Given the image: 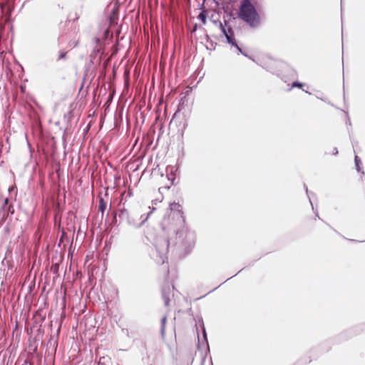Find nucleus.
I'll list each match as a JSON object with an SVG mask.
<instances>
[{
	"mask_svg": "<svg viewBox=\"0 0 365 365\" xmlns=\"http://www.w3.org/2000/svg\"><path fill=\"white\" fill-rule=\"evenodd\" d=\"M170 214L168 217H164L162 221V227L164 230H168V232L175 233L178 238L188 245H192L195 240V234L187 228L178 231L177 226H182L185 223L182 207L179 203L173 202L169 206Z\"/></svg>",
	"mask_w": 365,
	"mask_h": 365,
	"instance_id": "nucleus-1",
	"label": "nucleus"
},
{
	"mask_svg": "<svg viewBox=\"0 0 365 365\" xmlns=\"http://www.w3.org/2000/svg\"><path fill=\"white\" fill-rule=\"evenodd\" d=\"M238 16L251 27H256L260 23V17L250 0L241 1Z\"/></svg>",
	"mask_w": 365,
	"mask_h": 365,
	"instance_id": "nucleus-2",
	"label": "nucleus"
},
{
	"mask_svg": "<svg viewBox=\"0 0 365 365\" xmlns=\"http://www.w3.org/2000/svg\"><path fill=\"white\" fill-rule=\"evenodd\" d=\"M154 250L151 253L153 259L158 264H163L168 259L169 241L165 237H157L153 242Z\"/></svg>",
	"mask_w": 365,
	"mask_h": 365,
	"instance_id": "nucleus-3",
	"label": "nucleus"
},
{
	"mask_svg": "<svg viewBox=\"0 0 365 365\" xmlns=\"http://www.w3.org/2000/svg\"><path fill=\"white\" fill-rule=\"evenodd\" d=\"M220 28L222 33L225 36L227 42L231 46L236 47L239 53H242L241 48L237 44L235 39L234 31L230 26H227V21H225V25L220 22Z\"/></svg>",
	"mask_w": 365,
	"mask_h": 365,
	"instance_id": "nucleus-4",
	"label": "nucleus"
},
{
	"mask_svg": "<svg viewBox=\"0 0 365 365\" xmlns=\"http://www.w3.org/2000/svg\"><path fill=\"white\" fill-rule=\"evenodd\" d=\"M167 289H168V293H167L165 287H163L162 289V296H163V299L164 301V304L166 307L169 306V304H170V288L169 286L167 287Z\"/></svg>",
	"mask_w": 365,
	"mask_h": 365,
	"instance_id": "nucleus-5",
	"label": "nucleus"
},
{
	"mask_svg": "<svg viewBox=\"0 0 365 365\" xmlns=\"http://www.w3.org/2000/svg\"><path fill=\"white\" fill-rule=\"evenodd\" d=\"M148 219V217H146L144 220H142V222L139 224L135 223L134 219L131 217L127 219V222L129 225L133 226L135 228L140 227Z\"/></svg>",
	"mask_w": 365,
	"mask_h": 365,
	"instance_id": "nucleus-6",
	"label": "nucleus"
},
{
	"mask_svg": "<svg viewBox=\"0 0 365 365\" xmlns=\"http://www.w3.org/2000/svg\"><path fill=\"white\" fill-rule=\"evenodd\" d=\"M106 202H105V200L101 197L100 200H99V207H98V210L99 212H101V215H103V213H104V211L106 210Z\"/></svg>",
	"mask_w": 365,
	"mask_h": 365,
	"instance_id": "nucleus-7",
	"label": "nucleus"
},
{
	"mask_svg": "<svg viewBox=\"0 0 365 365\" xmlns=\"http://www.w3.org/2000/svg\"><path fill=\"white\" fill-rule=\"evenodd\" d=\"M207 16V11H202L199 14L197 19L202 21V24L205 25L206 24Z\"/></svg>",
	"mask_w": 365,
	"mask_h": 365,
	"instance_id": "nucleus-8",
	"label": "nucleus"
},
{
	"mask_svg": "<svg viewBox=\"0 0 365 365\" xmlns=\"http://www.w3.org/2000/svg\"><path fill=\"white\" fill-rule=\"evenodd\" d=\"M118 216H119V217H120V218H126V219H128V218H129V217H130V216H129V215H128V210H125V209H121V210H119V213H118Z\"/></svg>",
	"mask_w": 365,
	"mask_h": 365,
	"instance_id": "nucleus-9",
	"label": "nucleus"
},
{
	"mask_svg": "<svg viewBox=\"0 0 365 365\" xmlns=\"http://www.w3.org/2000/svg\"><path fill=\"white\" fill-rule=\"evenodd\" d=\"M354 162H355V166H356V170L358 172H360L361 170V162L360 158L357 155H356L354 158Z\"/></svg>",
	"mask_w": 365,
	"mask_h": 365,
	"instance_id": "nucleus-10",
	"label": "nucleus"
},
{
	"mask_svg": "<svg viewBox=\"0 0 365 365\" xmlns=\"http://www.w3.org/2000/svg\"><path fill=\"white\" fill-rule=\"evenodd\" d=\"M167 317H163L161 319V334L163 336L165 334V324H166Z\"/></svg>",
	"mask_w": 365,
	"mask_h": 365,
	"instance_id": "nucleus-11",
	"label": "nucleus"
},
{
	"mask_svg": "<svg viewBox=\"0 0 365 365\" xmlns=\"http://www.w3.org/2000/svg\"><path fill=\"white\" fill-rule=\"evenodd\" d=\"M160 201L159 200H153L152 201V205H153V207H149L150 209H151V210L148 213L147 215V217L148 218L149 217V216L150 215V214L155 210L154 205H156L158 202H160Z\"/></svg>",
	"mask_w": 365,
	"mask_h": 365,
	"instance_id": "nucleus-12",
	"label": "nucleus"
},
{
	"mask_svg": "<svg viewBox=\"0 0 365 365\" xmlns=\"http://www.w3.org/2000/svg\"><path fill=\"white\" fill-rule=\"evenodd\" d=\"M302 86H303V83H299L298 81L293 82L292 84V88L297 87V88H301Z\"/></svg>",
	"mask_w": 365,
	"mask_h": 365,
	"instance_id": "nucleus-13",
	"label": "nucleus"
},
{
	"mask_svg": "<svg viewBox=\"0 0 365 365\" xmlns=\"http://www.w3.org/2000/svg\"><path fill=\"white\" fill-rule=\"evenodd\" d=\"M66 53L63 51H60L58 54V60H61L66 58Z\"/></svg>",
	"mask_w": 365,
	"mask_h": 365,
	"instance_id": "nucleus-14",
	"label": "nucleus"
},
{
	"mask_svg": "<svg viewBox=\"0 0 365 365\" xmlns=\"http://www.w3.org/2000/svg\"><path fill=\"white\" fill-rule=\"evenodd\" d=\"M108 34H109V30H108V29H106V30L104 31V36H105L106 37H107V36H108Z\"/></svg>",
	"mask_w": 365,
	"mask_h": 365,
	"instance_id": "nucleus-15",
	"label": "nucleus"
},
{
	"mask_svg": "<svg viewBox=\"0 0 365 365\" xmlns=\"http://www.w3.org/2000/svg\"><path fill=\"white\" fill-rule=\"evenodd\" d=\"M99 51V50H98V48H95L93 49V53L91 55V57L92 58V57H93V54H94L96 51Z\"/></svg>",
	"mask_w": 365,
	"mask_h": 365,
	"instance_id": "nucleus-16",
	"label": "nucleus"
},
{
	"mask_svg": "<svg viewBox=\"0 0 365 365\" xmlns=\"http://www.w3.org/2000/svg\"><path fill=\"white\" fill-rule=\"evenodd\" d=\"M202 332H203V336H204L205 339L207 340V339H206V332H205V329H203V331Z\"/></svg>",
	"mask_w": 365,
	"mask_h": 365,
	"instance_id": "nucleus-17",
	"label": "nucleus"
},
{
	"mask_svg": "<svg viewBox=\"0 0 365 365\" xmlns=\"http://www.w3.org/2000/svg\"><path fill=\"white\" fill-rule=\"evenodd\" d=\"M94 40H95L96 43V44H98V42H99V38H97V37H96V38H94Z\"/></svg>",
	"mask_w": 365,
	"mask_h": 365,
	"instance_id": "nucleus-18",
	"label": "nucleus"
},
{
	"mask_svg": "<svg viewBox=\"0 0 365 365\" xmlns=\"http://www.w3.org/2000/svg\"><path fill=\"white\" fill-rule=\"evenodd\" d=\"M337 153H338L337 148H335L334 149V155H336Z\"/></svg>",
	"mask_w": 365,
	"mask_h": 365,
	"instance_id": "nucleus-19",
	"label": "nucleus"
},
{
	"mask_svg": "<svg viewBox=\"0 0 365 365\" xmlns=\"http://www.w3.org/2000/svg\"><path fill=\"white\" fill-rule=\"evenodd\" d=\"M317 98L321 99L322 101H325V102L327 101H326V100H324V98H319V97H317Z\"/></svg>",
	"mask_w": 365,
	"mask_h": 365,
	"instance_id": "nucleus-20",
	"label": "nucleus"
},
{
	"mask_svg": "<svg viewBox=\"0 0 365 365\" xmlns=\"http://www.w3.org/2000/svg\"><path fill=\"white\" fill-rule=\"evenodd\" d=\"M267 69L268 71H271V72H273V71H272L271 68H267Z\"/></svg>",
	"mask_w": 365,
	"mask_h": 365,
	"instance_id": "nucleus-21",
	"label": "nucleus"
},
{
	"mask_svg": "<svg viewBox=\"0 0 365 365\" xmlns=\"http://www.w3.org/2000/svg\"><path fill=\"white\" fill-rule=\"evenodd\" d=\"M8 202V199H5V204H6Z\"/></svg>",
	"mask_w": 365,
	"mask_h": 365,
	"instance_id": "nucleus-22",
	"label": "nucleus"
},
{
	"mask_svg": "<svg viewBox=\"0 0 365 365\" xmlns=\"http://www.w3.org/2000/svg\"><path fill=\"white\" fill-rule=\"evenodd\" d=\"M309 201H311V200H309ZM310 204L312 205V202H310ZM312 209H314L313 205H312Z\"/></svg>",
	"mask_w": 365,
	"mask_h": 365,
	"instance_id": "nucleus-23",
	"label": "nucleus"
},
{
	"mask_svg": "<svg viewBox=\"0 0 365 365\" xmlns=\"http://www.w3.org/2000/svg\"><path fill=\"white\" fill-rule=\"evenodd\" d=\"M306 192H307V193H308V189H307V187H306Z\"/></svg>",
	"mask_w": 365,
	"mask_h": 365,
	"instance_id": "nucleus-24",
	"label": "nucleus"
}]
</instances>
